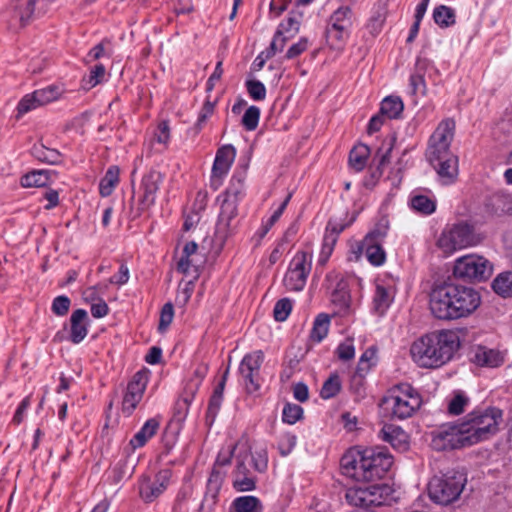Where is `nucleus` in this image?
Wrapping results in <instances>:
<instances>
[{"label": "nucleus", "mask_w": 512, "mask_h": 512, "mask_svg": "<svg viewBox=\"0 0 512 512\" xmlns=\"http://www.w3.org/2000/svg\"><path fill=\"white\" fill-rule=\"evenodd\" d=\"M480 292L471 286L440 283L429 294V309L439 320H458L471 316L481 305Z\"/></svg>", "instance_id": "f257e3e1"}, {"label": "nucleus", "mask_w": 512, "mask_h": 512, "mask_svg": "<svg viewBox=\"0 0 512 512\" xmlns=\"http://www.w3.org/2000/svg\"><path fill=\"white\" fill-rule=\"evenodd\" d=\"M461 345L458 333L450 329L422 335L411 343L410 356L420 368L438 369L450 362Z\"/></svg>", "instance_id": "f03ea898"}, {"label": "nucleus", "mask_w": 512, "mask_h": 512, "mask_svg": "<svg viewBox=\"0 0 512 512\" xmlns=\"http://www.w3.org/2000/svg\"><path fill=\"white\" fill-rule=\"evenodd\" d=\"M392 464V455L382 447L349 451L342 456L340 461L344 475L356 481L367 482L381 479Z\"/></svg>", "instance_id": "7ed1b4c3"}, {"label": "nucleus", "mask_w": 512, "mask_h": 512, "mask_svg": "<svg viewBox=\"0 0 512 512\" xmlns=\"http://www.w3.org/2000/svg\"><path fill=\"white\" fill-rule=\"evenodd\" d=\"M502 411L495 407L476 408L460 423L466 443L477 444L489 439L498 431Z\"/></svg>", "instance_id": "20e7f679"}, {"label": "nucleus", "mask_w": 512, "mask_h": 512, "mask_svg": "<svg viewBox=\"0 0 512 512\" xmlns=\"http://www.w3.org/2000/svg\"><path fill=\"white\" fill-rule=\"evenodd\" d=\"M385 409L391 417L404 420L410 418L421 407L420 393L409 383H400L392 387L383 399Z\"/></svg>", "instance_id": "39448f33"}, {"label": "nucleus", "mask_w": 512, "mask_h": 512, "mask_svg": "<svg viewBox=\"0 0 512 512\" xmlns=\"http://www.w3.org/2000/svg\"><path fill=\"white\" fill-rule=\"evenodd\" d=\"M483 240V237L476 233L473 226L466 222H459L447 225L440 233L436 245L446 256L455 252L476 246Z\"/></svg>", "instance_id": "423d86ee"}, {"label": "nucleus", "mask_w": 512, "mask_h": 512, "mask_svg": "<svg viewBox=\"0 0 512 512\" xmlns=\"http://www.w3.org/2000/svg\"><path fill=\"white\" fill-rule=\"evenodd\" d=\"M466 481L465 474L458 471L434 476L428 484L429 497L435 503L448 505L459 498Z\"/></svg>", "instance_id": "0eeeda50"}, {"label": "nucleus", "mask_w": 512, "mask_h": 512, "mask_svg": "<svg viewBox=\"0 0 512 512\" xmlns=\"http://www.w3.org/2000/svg\"><path fill=\"white\" fill-rule=\"evenodd\" d=\"M493 272L492 263L478 254H467L455 260L453 274L456 278L470 281H484Z\"/></svg>", "instance_id": "6e6552de"}, {"label": "nucleus", "mask_w": 512, "mask_h": 512, "mask_svg": "<svg viewBox=\"0 0 512 512\" xmlns=\"http://www.w3.org/2000/svg\"><path fill=\"white\" fill-rule=\"evenodd\" d=\"M391 493L387 485L353 486L345 492V499L350 506L368 509L383 505Z\"/></svg>", "instance_id": "1a4fd4ad"}, {"label": "nucleus", "mask_w": 512, "mask_h": 512, "mask_svg": "<svg viewBox=\"0 0 512 512\" xmlns=\"http://www.w3.org/2000/svg\"><path fill=\"white\" fill-rule=\"evenodd\" d=\"M455 121L452 118L442 120L430 136L426 150V158L430 164L452 155L450 145L455 134Z\"/></svg>", "instance_id": "9d476101"}, {"label": "nucleus", "mask_w": 512, "mask_h": 512, "mask_svg": "<svg viewBox=\"0 0 512 512\" xmlns=\"http://www.w3.org/2000/svg\"><path fill=\"white\" fill-rule=\"evenodd\" d=\"M312 252L298 251L290 261L283 283L289 291H301L312 269Z\"/></svg>", "instance_id": "9b49d317"}, {"label": "nucleus", "mask_w": 512, "mask_h": 512, "mask_svg": "<svg viewBox=\"0 0 512 512\" xmlns=\"http://www.w3.org/2000/svg\"><path fill=\"white\" fill-rule=\"evenodd\" d=\"M353 13L350 7L341 6L329 18L326 36L331 46L340 49L350 35Z\"/></svg>", "instance_id": "f8f14e48"}, {"label": "nucleus", "mask_w": 512, "mask_h": 512, "mask_svg": "<svg viewBox=\"0 0 512 512\" xmlns=\"http://www.w3.org/2000/svg\"><path fill=\"white\" fill-rule=\"evenodd\" d=\"M431 447L436 451H447L470 446L466 443L460 423H445L431 432Z\"/></svg>", "instance_id": "ddd939ff"}, {"label": "nucleus", "mask_w": 512, "mask_h": 512, "mask_svg": "<svg viewBox=\"0 0 512 512\" xmlns=\"http://www.w3.org/2000/svg\"><path fill=\"white\" fill-rule=\"evenodd\" d=\"M264 361L261 350L246 354L239 365L241 381L248 393H254L260 388V367Z\"/></svg>", "instance_id": "4468645a"}, {"label": "nucleus", "mask_w": 512, "mask_h": 512, "mask_svg": "<svg viewBox=\"0 0 512 512\" xmlns=\"http://www.w3.org/2000/svg\"><path fill=\"white\" fill-rule=\"evenodd\" d=\"M172 472L169 469L160 470L151 479L149 476H142L138 483L139 497L145 503H151L155 501L160 495H162L170 484Z\"/></svg>", "instance_id": "2eb2a0df"}, {"label": "nucleus", "mask_w": 512, "mask_h": 512, "mask_svg": "<svg viewBox=\"0 0 512 512\" xmlns=\"http://www.w3.org/2000/svg\"><path fill=\"white\" fill-rule=\"evenodd\" d=\"M203 264L204 258L203 255L198 252L197 243L191 241L184 245L177 261L176 269L184 276L190 277V283H193L198 279Z\"/></svg>", "instance_id": "dca6fc26"}, {"label": "nucleus", "mask_w": 512, "mask_h": 512, "mask_svg": "<svg viewBox=\"0 0 512 512\" xmlns=\"http://www.w3.org/2000/svg\"><path fill=\"white\" fill-rule=\"evenodd\" d=\"M148 381V372L144 370L138 371L133 375L127 385L122 401V410L125 414L130 415L136 409L142 400Z\"/></svg>", "instance_id": "f3484780"}, {"label": "nucleus", "mask_w": 512, "mask_h": 512, "mask_svg": "<svg viewBox=\"0 0 512 512\" xmlns=\"http://www.w3.org/2000/svg\"><path fill=\"white\" fill-rule=\"evenodd\" d=\"M249 459L250 451L247 448L236 456V468L232 474V483L238 492L252 491L256 487L255 478L247 466Z\"/></svg>", "instance_id": "a211bd4d"}, {"label": "nucleus", "mask_w": 512, "mask_h": 512, "mask_svg": "<svg viewBox=\"0 0 512 512\" xmlns=\"http://www.w3.org/2000/svg\"><path fill=\"white\" fill-rule=\"evenodd\" d=\"M236 156V151L232 145H225L218 149L212 167L211 186L218 189L223 178L228 174Z\"/></svg>", "instance_id": "6ab92c4d"}, {"label": "nucleus", "mask_w": 512, "mask_h": 512, "mask_svg": "<svg viewBox=\"0 0 512 512\" xmlns=\"http://www.w3.org/2000/svg\"><path fill=\"white\" fill-rule=\"evenodd\" d=\"M162 182L163 175L156 170H151L143 176L139 188L141 209H148L155 204L157 192Z\"/></svg>", "instance_id": "aec40b11"}, {"label": "nucleus", "mask_w": 512, "mask_h": 512, "mask_svg": "<svg viewBox=\"0 0 512 512\" xmlns=\"http://www.w3.org/2000/svg\"><path fill=\"white\" fill-rule=\"evenodd\" d=\"M397 292L396 284L392 279H383L377 282L373 297V310L378 315H384L392 304Z\"/></svg>", "instance_id": "412c9836"}, {"label": "nucleus", "mask_w": 512, "mask_h": 512, "mask_svg": "<svg viewBox=\"0 0 512 512\" xmlns=\"http://www.w3.org/2000/svg\"><path fill=\"white\" fill-rule=\"evenodd\" d=\"M385 234V230L374 229L365 236V256L373 266H381L385 263L386 253L381 245Z\"/></svg>", "instance_id": "4be33fe9"}, {"label": "nucleus", "mask_w": 512, "mask_h": 512, "mask_svg": "<svg viewBox=\"0 0 512 512\" xmlns=\"http://www.w3.org/2000/svg\"><path fill=\"white\" fill-rule=\"evenodd\" d=\"M379 437L397 451L404 452L409 448V436L400 426L384 425L379 431Z\"/></svg>", "instance_id": "5701e85b"}, {"label": "nucleus", "mask_w": 512, "mask_h": 512, "mask_svg": "<svg viewBox=\"0 0 512 512\" xmlns=\"http://www.w3.org/2000/svg\"><path fill=\"white\" fill-rule=\"evenodd\" d=\"M471 360L478 366L494 368L503 363L504 356L498 350L479 345L471 350Z\"/></svg>", "instance_id": "b1692460"}, {"label": "nucleus", "mask_w": 512, "mask_h": 512, "mask_svg": "<svg viewBox=\"0 0 512 512\" xmlns=\"http://www.w3.org/2000/svg\"><path fill=\"white\" fill-rule=\"evenodd\" d=\"M87 334L88 314L84 309H77L70 316L69 340L74 344H78L84 340Z\"/></svg>", "instance_id": "393cba45"}, {"label": "nucleus", "mask_w": 512, "mask_h": 512, "mask_svg": "<svg viewBox=\"0 0 512 512\" xmlns=\"http://www.w3.org/2000/svg\"><path fill=\"white\" fill-rule=\"evenodd\" d=\"M409 203L413 211L424 216L433 214L437 207L436 198L431 192L424 194L418 190L412 192Z\"/></svg>", "instance_id": "a878e982"}, {"label": "nucleus", "mask_w": 512, "mask_h": 512, "mask_svg": "<svg viewBox=\"0 0 512 512\" xmlns=\"http://www.w3.org/2000/svg\"><path fill=\"white\" fill-rule=\"evenodd\" d=\"M458 159L456 156L447 155L441 160H435V164H431L436 170L437 174L441 178L444 184L452 183L458 174Z\"/></svg>", "instance_id": "bb28decb"}, {"label": "nucleus", "mask_w": 512, "mask_h": 512, "mask_svg": "<svg viewBox=\"0 0 512 512\" xmlns=\"http://www.w3.org/2000/svg\"><path fill=\"white\" fill-rule=\"evenodd\" d=\"M237 215V204L234 200L222 199L217 229L219 232H228L233 227V220Z\"/></svg>", "instance_id": "cd10ccee"}, {"label": "nucleus", "mask_w": 512, "mask_h": 512, "mask_svg": "<svg viewBox=\"0 0 512 512\" xmlns=\"http://www.w3.org/2000/svg\"><path fill=\"white\" fill-rule=\"evenodd\" d=\"M160 422L156 418L148 419L141 429L132 437L130 445L133 449L143 447L158 431Z\"/></svg>", "instance_id": "c85d7f7f"}, {"label": "nucleus", "mask_w": 512, "mask_h": 512, "mask_svg": "<svg viewBox=\"0 0 512 512\" xmlns=\"http://www.w3.org/2000/svg\"><path fill=\"white\" fill-rule=\"evenodd\" d=\"M261 501L255 496H240L235 498L230 506L229 512H262Z\"/></svg>", "instance_id": "c756f323"}, {"label": "nucleus", "mask_w": 512, "mask_h": 512, "mask_svg": "<svg viewBox=\"0 0 512 512\" xmlns=\"http://www.w3.org/2000/svg\"><path fill=\"white\" fill-rule=\"evenodd\" d=\"M370 149L365 144L355 146L349 154V165L355 172L362 171L367 163Z\"/></svg>", "instance_id": "7c9ffc66"}, {"label": "nucleus", "mask_w": 512, "mask_h": 512, "mask_svg": "<svg viewBox=\"0 0 512 512\" xmlns=\"http://www.w3.org/2000/svg\"><path fill=\"white\" fill-rule=\"evenodd\" d=\"M119 168L110 166L99 184L100 194L104 197L111 195L114 188L119 182Z\"/></svg>", "instance_id": "2f4dec72"}, {"label": "nucleus", "mask_w": 512, "mask_h": 512, "mask_svg": "<svg viewBox=\"0 0 512 512\" xmlns=\"http://www.w3.org/2000/svg\"><path fill=\"white\" fill-rule=\"evenodd\" d=\"M223 384H218L213 391V394L209 400L207 413H206V421L209 425H212L223 401Z\"/></svg>", "instance_id": "473e14b6"}, {"label": "nucleus", "mask_w": 512, "mask_h": 512, "mask_svg": "<svg viewBox=\"0 0 512 512\" xmlns=\"http://www.w3.org/2000/svg\"><path fill=\"white\" fill-rule=\"evenodd\" d=\"M493 291L504 297L512 296V272L500 273L492 282Z\"/></svg>", "instance_id": "72a5a7b5"}, {"label": "nucleus", "mask_w": 512, "mask_h": 512, "mask_svg": "<svg viewBox=\"0 0 512 512\" xmlns=\"http://www.w3.org/2000/svg\"><path fill=\"white\" fill-rule=\"evenodd\" d=\"M403 108V102L399 97L389 96L382 101L380 112L389 119H395L400 116Z\"/></svg>", "instance_id": "f704fd0d"}, {"label": "nucleus", "mask_w": 512, "mask_h": 512, "mask_svg": "<svg viewBox=\"0 0 512 512\" xmlns=\"http://www.w3.org/2000/svg\"><path fill=\"white\" fill-rule=\"evenodd\" d=\"M49 182L50 176L47 170L32 171L21 178L23 187H43Z\"/></svg>", "instance_id": "c9c22d12"}, {"label": "nucleus", "mask_w": 512, "mask_h": 512, "mask_svg": "<svg viewBox=\"0 0 512 512\" xmlns=\"http://www.w3.org/2000/svg\"><path fill=\"white\" fill-rule=\"evenodd\" d=\"M330 318L326 314H319L313 324L310 338L314 342H321L328 334Z\"/></svg>", "instance_id": "e433bc0d"}, {"label": "nucleus", "mask_w": 512, "mask_h": 512, "mask_svg": "<svg viewBox=\"0 0 512 512\" xmlns=\"http://www.w3.org/2000/svg\"><path fill=\"white\" fill-rule=\"evenodd\" d=\"M469 397L462 391H455L448 400L447 411L450 415H460L469 405Z\"/></svg>", "instance_id": "4c0bfd02"}, {"label": "nucleus", "mask_w": 512, "mask_h": 512, "mask_svg": "<svg viewBox=\"0 0 512 512\" xmlns=\"http://www.w3.org/2000/svg\"><path fill=\"white\" fill-rule=\"evenodd\" d=\"M491 206L495 215L512 214V197L505 194H496L491 198Z\"/></svg>", "instance_id": "58836bf2"}, {"label": "nucleus", "mask_w": 512, "mask_h": 512, "mask_svg": "<svg viewBox=\"0 0 512 512\" xmlns=\"http://www.w3.org/2000/svg\"><path fill=\"white\" fill-rule=\"evenodd\" d=\"M63 93L64 90L57 85H50L45 88L35 90V96L38 98V103L41 105H46L58 100Z\"/></svg>", "instance_id": "ea45409f"}, {"label": "nucleus", "mask_w": 512, "mask_h": 512, "mask_svg": "<svg viewBox=\"0 0 512 512\" xmlns=\"http://www.w3.org/2000/svg\"><path fill=\"white\" fill-rule=\"evenodd\" d=\"M331 301L339 310H345L349 306L350 296L344 282H339L331 293Z\"/></svg>", "instance_id": "a19ab883"}, {"label": "nucleus", "mask_w": 512, "mask_h": 512, "mask_svg": "<svg viewBox=\"0 0 512 512\" xmlns=\"http://www.w3.org/2000/svg\"><path fill=\"white\" fill-rule=\"evenodd\" d=\"M244 188V179L241 176H233L230 180L229 187L226 189V192L223 195V199L234 200L237 204V201L244 194Z\"/></svg>", "instance_id": "79ce46f5"}, {"label": "nucleus", "mask_w": 512, "mask_h": 512, "mask_svg": "<svg viewBox=\"0 0 512 512\" xmlns=\"http://www.w3.org/2000/svg\"><path fill=\"white\" fill-rule=\"evenodd\" d=\"M433 17L435 22L441 27H449L455 23V13L453 9L444 5L435 8Z\"/></svg>", "instance_id": "37998d69"}, {"label": "nucleus", "mask_w": 512, "mask_h": 512, "mask_svg": "<svg viewBox=\"0 0 512 512\" xmlns=\"http://www.w3.org/2000/svg\"><path fill=\"white\" fill-rule=\"evenodd\" d=\"M105 73L106 69L103 64L95 65L88 77L83 79V88L89 90L100 84L104 80Z\"/></svg>", "instance_id": "c03bdc74"}, {"label": "nucleus", "mask_w": 512, "mask_h": 512, "mask_svg": "<svg viewBox=\"0 0 512 512\" xmlns=\"http://www.w3.org/2000/svg\"><path fill=\"white\" fill-rule=\"evenodd\" d=\"M341 381L337 374H332L323 384L320 395L323 399H329L339 393Z\"/></svg>", "instance_id": "a18cd8bd"}, {"label": "nucleus", "mask_w": 512, "mask_h": 512, "mask_svg": "<svg viewBox=\"0 0 512 512\" xmlns=\"http://www.w3.org/2000/svg\"><path fill=\"white\" fill-rule=\"evenodd\" d=\"M336 242L337 240H335L334 235H324L321 251L318 258L319 265L324 266L328 262L330 256L333 253Z\"/></svg>", "instance_id": "49530a36"}, {"label": "nucleus", "mask_w": 512, "mask_h": 512, "mask_svg": "<svg viewBox=\"0 0 512 512\" xmlns=\"http://www.w3.org/2000/svg\"><path fill=\"white\" fill-rule=\"evenodd\" d=\"M303 415V409L297 404L287 403L282 411V420L287 424H295L301 419Z\"/></svg>", "instance_id": "de8ad7c7"}, {"label": "nucleus", "mask_w": 512, "mask_h": 512, "mask_svg": "<svg viewBox=\"0 0 512 512\" xmlns=\"http://www.w3.org/2000/svg\"><path fill=\"white\" fill-rule=\"evenodd\" d=\"M260 118V109L256 106H250L242 117V125L248 131H253L257 128Z\"/></svg>", "instance_id": "09e8293b"}, {"label": "nucleus", "mask_w": 512, "mask_h": 512, "mask_svg": "<svg viewBox=\"0 0 512 512\" xmlns=\"http://www.w3.org/2000/svg\"><path fill=\"white\" fill-rule=\"evenodd\" d=\"M292 310V303L288 298L280 299L276 302L273 310L274 318L276 321H285Z\"/></svg>", "instance_id": "8fccbe9b"}, {"label": "nucleus", "mask_w": 512, "mask_h": 512, "mask_svg": "<svg viewBox=\"0 0 512 512\" xmlns=\"http://www.w3.org/2000/svg\"><path fill=\"white\" fill-rule=\"evenodd\" d=\"M37 99L38 98L35 96V91L33 93L25 95L18 103V114L23 115L42 106L40 103H38Z\"/></svg>", "instance_id": "3c124183"}, {"label": "nucleus", "mask_w": 512, "mask_h": 512, "mask_svg": "<svg viewBox=\"0 0 512 512\" xmlns=\"http://www.w3.org/2000/svg\"><path fill=\"white\" fill-rule=\"evenodd\" d=\"M247 91L250 97L256 101L264 100L266 97V88L258 80H249L246 82Z\"/></svg>", "instance_id": "603ef678"}, {"label": "nucleus", "mask_w": 512, "mask_h": 512, "mask_svg": "<svg viewBox=\"0 0 512 512\" xmlns=\"http://www.w3.org/2000/svg\"><path fill=\"white\" fill-rule=\"evenodd\" d=\"M174 317V308L172 303H166L161 309L158 329L164 332L171 324Z\"/></svg>", "instance_id": "864d4df0"}, {"label": "nucleus", "mask_w": 512, "mask_h": 512, "mask_svg": "<svg viewBox=\"0 0 512 512\" xmlns=\"http://www.w3.org/2000/svg\"><path fill=\"white\" fill-rule=\"evenodd\" d=\"M70 305L71 301L67 296H57L52 302L51 310L57 316H64L68 313Z\"/></svg>", "instance_id": "5fc2aeb1"}, {"label": "nucleus", "mask_w": 512, "mask_h": 512, "mask_svg": "<svg viewBox=\"0 0 512 512\" xmlns=\"http://www.w3.org/2000/svg\"><path fill=\"white\" fill-rule=\"evenodd\" d=\"M309 47V40L306 37L300 38V40L291 45L287 50L284 58L287 60L295 59L305 52Z\"/></svg>", "instance_id": "6e6d98bb"}, {"label": "nucleus", "mask_w": 512, "mask_h": 512, "mask_svg": "<svg viewBox=\"0 0 512 512\" xmlns=\"http://www.w3.org/2000/svg\"><path fill=\"white\" fill-rule=\"evenodd\" d=\"M297 438L292 434L283 435L278 442V450L282 456H287L291 453L296 445Z\"/></svg>", "instance_id": "4d7b16f0"}, {"label": "nucleus", "mask_w": 512, "mask_h": 512, "mask_svg": "<svg viewBox=\"0 0 512 512\" xmlns=\"http://www.w3.org/2000/svg\"><path fill=\"white\" fill-rule=\"evenodd\" d=\"M252 460L255 470L263 472L266 470L268 465V456L266 449H260L255 452L254 455L250 454L249 461Z\"/></svg>", "instance_id": "13d9d810"}, {"label": "nucleus", "mask_w": 512, "mask_h": 512, "mask_svg": "<svg viewBox=\"0 0 512 512\" xmlns=\"http://www.w3.org/2000/svg\"><path fill=\"white\" fill-rule=\"evenodd\" d=\"M155 140L159 144L167 145L170 141V127L167 121L163 120L159 123L155 131Z\"/></svg>", "instance_id": "bf43d9fd"}, {"label": "nucleus", "mask_w": 512, "mask_h": 512, "mask_svg": "<svg viewBox=\"0 0 512 512\" xmlns=\"http://www.w3.org/2000/svg\"><path fill=\"white\" fill-rule=\"evenodd\" d=\"M376 352H377V350L374 347H370L365 350V352L361 355L360 360H359V369L360 370H365V369L367 370L372 365L375 364Z\"/></svg>", "instance_id": "052dcab7"}, {"label": "nucleus", "mask_w": 512, "mask_h": 512, "mask_svg": "<svg viewBox=\"0 0 512 512\" xmlns=\"http://www.w3.org/2000/svg\"><path fill=\"white\" fill-rule=\"evenodd\" d=\"M129 278V268L126 264H121L118 273L109 279V283L122 286L128 282Z\"/></svg>", "instance_id": "680f3d73"}, {"label": "nucleus", "mask_w": 512, "mask_h": 512, "mask_svg": "<svg viewBox=\"0 0 512 512\" xmlns=\"http://www.w3.org/2000/svg\"><path fill=\"white\" fill-rule=\"evenodd\" d=\"M338 357L341 360H350L355 356V349L351 342H345L338 346L337 348Z\"/></svg>", "instance_id": "e2e57ef3"}, {"label": "nucleus", "mask_w": 512, "mask_h": 512, "mask_svg": "<svg viewBox=\"0 0 512 512\" xmlns=\"http://www.w3.org/2000/svg\"><path fill=\"white\" fill-rule=\"evenodd\" d=\"M109 312V307L103 299L91 304V314L94 318L105 317Z\"/></svg>", "instance_id": "0e129e2a"}, {"label": "nucleus", "mask_w": 512, "mask_h": 512, "mask_svg": "<svg viewBox=\"0 0 512 512\" xmlns=\"http://www.w3.org/2000/svg\"><path fill=\"white\" fill-rule=\"evenodd\" d=\"M214 112V103L210 101H206L199 113L197 126L201 128L202 124L213 114Z\"/></svg>", "instance_id": "69168bd1"}, {"label": "nucleus", "mask_w": 512, "mask_h": 512, "mask_svg": "<svg viewBox=\"0 0 512 512\" xmlns=\"http://www.w3.org/2000/svg\"><path fill=\"white\" fill-rule=\"evenodd\" d=\"M29 406H30V397H25L21 401L20 405L18 406V408L13 416V420H12L13 423L18 425L23 421L24 413L28 409Z\"/></svg>", "instance_id": "338daca9"}, {"label": "nucleus", "mask_w": 512, "mask_h": 512, "mask_svg": "<svg viewBox=\"0 0 512 512\" xmlns=\"http://www.w3.org/2000/svg\"><path fill=\"white\" fill-rule=\"evenodd\" d=\"M237 446L228 447L227 449H222L217 456L216 465L225 466L230 463L231 457L233 455L234 450Z\"/></svg>", "instance_id": "774afa93"}]
</instances>
